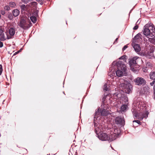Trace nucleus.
<instances>
[{"instance_id":"473e14b6","label":"nucleus","mask_w":155,"mask_h":155,"mask_svg":"<svg viewBox=\"0 0 155 155\" xmlns=\"http://www.w3.org/2000/svg\"><path fill=\"white\" fill-rule=\"evenodd\" d=\"M3 46V43L0 41V48H2Z\"/></svg>"},{"instance_id":"72a5a7b5","label":"nucleus","mask_w":155,"mask_h":155,"mask_svg":"<svg viewBox=\"0 0 155 155\" xmlns=\"http://www.w3.org/2000/svg\"><path fill=\"white\" fill-rule=\"evenodd\" d=\"M1 14L2 15H4L5 14V12L4 11L2 10L1 11Z\"/></svg>"},{"instance_id":"aec40b11","label":"nucleus","mask_w":155,"mask_h":155,"mask_svg":"<svg viewBox=\"0 0 155 155\" xmlns=\"http://www.w3.org/2000/svg\"><path fill=\"white\" fill-rule=\"evenodd\" d=\"M27 5L26 6L25 5H22L20 7L21 8V11L23 12L26 11L27 9Z\"/></svg>"},{"instance_id":"c03bdc74","label":"nucleus","mask_w":155,"mask_h":155,"mask_svg":"<svg viewBox=\"0 0 155 155\" xmlns=\"http://www.w3.org/2000/svg\"><path fill=\"white\" fill-rule=\"evenodd\" d=\"M153 43L154 45H155V43H154V42H153Z\"/></svg>"},{"instance_id":"ea45409f","label":"nucleus","mask_w":155,"mask_h":155,"mask_svg":"<svg viewBox=\"0 0 155 155\" xmlns=\"http://www.w3.org/2000/svg\"><path fill=\"white\" fill-rule=\"evenodd\" d=\"M110 147H111V148H112V147L111 146H110Z\"/></svg>"},{"instance_id":"4be33fe9","label":"nucleus","mask_w":155,"mask_h":155,"mask_svg":"<svg viewBox=\"0 0 155 155\" xmlns=\"http://www.w3.org/2000/svg\"><path fill=\"white\" fill-rule=\"evenodd\" d=\"M36 5V2H33L29 4V6L31 7H34Z\"/></svg>"},{"instance_id":"79ce46f5","label":"nucleus","mask_w":155,"mask_h":155,"mask_svg":"<svg viewBox=\"0 0 155 155\" xmlns=\"http://www.w3.org/2000/svg\"><path fill=\"white\" fill-rule=\"evenodd\" d=\"M110 147H111V148H112V147L111 146H110Z\"/></svg>"},{"instance_id":"0eeeda50","label":"nucleus","mask_w":155,"mask_h":155,"mask_svg":"<svg viewBox=\"0 0 155 155\" xmlns=\"http://www.w3.org/2000/svg\"><path fill=\"white\" fill-rule=\"evenodd\" d=\"M108 104H102L101 105V108L102 110H100L99 108L98 110L95 112V115L94 117V120L95 123L96 121L95 119H97L98 117L97 116L100 115L101 114V115L102 116H107L109 114L108 110H109L108 106L107 105Z\"/></svg>"},{"instance_id":"b1692460","label":"nucleus","mask_w":155,"mask_h":155,"mask_svg":"<svg viewBox=\"0 0 155 155\" xmlns=\"http://www.w3.org/2000/svg\"><path fill=\"white\" fill-rule=\"evenodd\" d=\"M15 4L14 2H10L9 3V5L11 7H14L15 6Z\"/></svg>"},{"instance_id":"1a4fd4ad","label":"nucleus","mask_w":155,"mask_h":155,"mask_svg":"<svg viewBox=\"0 0 155 155\" xmlns=\"http://www.w3.org/2000/svg\"><path fill=\"white\" fill-rule=\"evenodd\" d=\"M137 60H141L139 57L135 56L129 59V64L131 70L134 72L137 71L133 68L137 64L136 61Z\"/></svg>"},{"instance_id":"a211bd4d","label":"nucleus","mask_w":155,"mask_h":155,"mask_svg":"<svg viewBox=\"0 0 155 155\" xmlns=\"http://www.w3.org/2000/svg\"><path fill=\"white\" fill-rule=\"evenodd\" d=\"M150 78L152 80H155V72L152 71L150 72L149 75Z\"/></svg>"},{"instance_id":"9b49d317","label":"nucleus","mask_w":155,"mask_h":155,"mask_svg":"<svg viewBox=\"0 0 155 155\" xmlns=\"http://www.w3.org/2000/svg\"><path fill=\"white\" fill-rule=\"evenodd\" d=\"M115 122L116 124L119 126L124 125L125 124V121L123 118L120 117H116L115 119Z\"/></svg>"},{"instance_id":"39448f33","label":"nucleus","mask_w":155,"mask_h":155,"mask_svg":"<svg viewBox=\"0 0 155 155\" xmlns=\"http://www.w3.org/2000/svg\"><path fill=\"white\" fill-rule=\"evenodd\" d=\"M113 65H116L118 70L116 71V74L118 77L123 76L125 73L127 69L126 65L120 61H114L112 63Z\"/></svg>"},{"instance_id":"412c9836","label":"nucleus","mask_w":155,"mask_h":155,"mask_svg":"<svg viewBox=\"0 0 155 155\" xmlns=\"http://www.w3.org/2000/svg\"><path fill=\"white\" fill-rule=\"evenodd\" d=\"M30 19L31 21L34 23H35L37 21V19L36 17L32 16L30 17Z\"/></svg>"},{"instance_id":"6ab92c4d","label":"nucleus","mask_w":155,"mask_h":155,"mask_svg":"<svg viewBox=\"0 0 155 155\" xmlns=\"http://www.w3.org/2000/svg\"><path fill=\"white\" fill-rule=\"evenodd\" d=\"M19 14V11L17 9H15L13 10V15L15 16L16 17Z\"/></svg>"},{"instance_id":"c85d7f7f","label":"nucleus","mask_w":155,"mask_h":155,"mask_svg":"<svg viewBox=\"0 0 155 155\" xmlns=\"http://www.w3.org/2000/svg\"><path fill=\"white\" fill-rule=\"evenodd\" d=\"M138 26L137 25H136L133 28V29L134 30H137L138 29Z\"/></svg>"},{"instance_id":"6e6552de","label":"nucleus","mask_w":155,"mask_h":155,"mask_svg":"<svg viewBox=\"0 0 155 155\" xmlns=\"http://www.w3.org/2000/svg\"><path fill=\"white\" fill-rule=\"evenodd\" d=\"M110 135L111 140L116 139L120 133V131L119 128L115 126L110 129Z\"/></svg>"},{"instance_id":"7ed1b4c3","label":"nucleus","mask_w":155,"mask_h":155,"mask_svg":"<svg viewBox=\"0 0 155 155\" xmlns=\"http://www.w3.org/2000/svg\"><path fill=\"white\" fill-rule=\"evenodd\" d=\"M133 115L135 117H138L140 120H142L144 118L147 117L148 112L146 110L144 107L138 105V108L133 109Z\"/></svg>"},{"instance_id":"e433bc0d","label":"nucleus","mask_w":155,"mask_h":155,"mask_svg":"<svg viewBox=\"0 0 155 155\" xmlns=\"http://www.w3.org/2000/svg\"><path fill=\"white\" fill-rule=\"evenodd\" d=\"M19 51H17V52H15V53L14 54H18V53H19Z\"/></svg>"},{"instance_id":"bb28decb","label":"nucleus","mask_w":155,"mask_h":155,"mask_svg":"<svg viewBox=\"0 0 155 155\" xmlns=\"http://www.w3.org/2000/svg\"><path fill=\"white\" fill-rule=\"evenodd\" d=\"M2 66L1 64H0V75H1L2 73Z\"/></svg>"},{"instance_id":"f3484780","label":"nucleus","mask_w":155,"mask_h":155,"mask_svg":"<svg viewBox=\"0 0 155 155\" xmlns=\"http://www.w3.org/2000/svg\"><path fill=\"white\" fill-rule=\"evenodd\" d=\"M15 32V30L14 28H11L9 30V33L11 36H13L14 35Z\"/></svg>"},{"instance_id":"20e7f679","label":"nucleus","mask_w":155,"mask_h":155,"mask_svg":"<svg viewBox=\"0 0 155 155\" xmlns=\"http://www.w3.org/2000/svg\"><path fill=\"white\" fill-rule=\"evenodd\" d=\"M113 96L115 99H118L119 102L123 104L120 107V110L122 111H124L127 110V108L128 99L126 96L122 94L121 93H119L117 94H114Z\"/></svg>"},{"instance_id":"2eb2a0df","label":"nucleus","mask_w":155,"mask_h":155,"mask_svg":"<svg viewBox=\"0 0 155 155\" xmlns=\"http://www.w3.org/2000/svg\"><path fill=\"white\" fill-rule=\"evenodd\" d=\"M135 51L137 52H139L141 49L140 46L137 44H135L132 45Z\"/></svg>"},{"instance_id":"2f4dec72","label":"nucleus","mask_w":155,"mask_h":155,"mask_svg":"<svg viewBox=\"0 0 155 155\" xmlns=\"http://www.w3.org/2000/svg\"><path fill=\"white\" fill-rule=\"evenodd\" d=\"M125 57H126L125 56H122V57H120L119 58V59H124Z\"/></svg>"},{"instance_id":"a878e982","label":"nucleus","mask_w":155,"mask_h":155,"mask_svg":"<svg viewBox=\"0 0 155 155\" xmlns=\"http://www.w3.org/2000/svg\"><path fill=\"white\" fill-rule=\"evenodd\" d=\"M106 98L107 99H109V101H110V103L112 101V98H111L110 99V97L109 96V95L107 96L106 97Z\"/></svg>"},{"instance_id":"f8f14e48","label":"nucleus","mask_w":155,"mask_h":155,"mask_svg":"<svg viewBox=\"0 0 155 155\" xmlns=\"http://www.w3.org/2000/svg\"><path fill=\"white\" fill-rule=\"evenodd\" d=\"M154 50L153 48L150 47L149 49H148L147 51L144 54V55L148 58H150V57H153V53Z\"/></svg>"},{"instance_id":"7c9ffc66","label":"nucleus","mask_w":155,"mask_h":155,"mask_svg":"<svg viewBox=\"0 0 155 155\" xmlns=\"http://www.w3.org/2000/svg\"><path fill=\"white\" fill-rule=\"evenodd\" d=\"M155 81L153 80V82H151L150 83V85H151V86H152L153 85L154 83H155Z\"/></svg>"},{"instance_id":"dca6fc26","label":"nucleus","mask_w":155,"mask_h":155,"mask_svg":"<svg viewBox=\"0 0 155 155\" xmlns=\"http://www.w3.org/2000/svg\"><path fill=\"white\" fill-rule=\"evenodd\" d=\"M149 91V88L147 86H145L143 87L142 92L144 94H147Z\"/></svg>"},{"instance_id":"4c0bfd02","label":"nucleus","mask_w":155,"mask_h":155,"mask_svg":"<svg viewBox=\"0 0 155 155\" xmlns=\"http://www.w3.org/2000/svg\"><path fill=\"white\" fill-rule=\"evenodd\" d=\"M118 39V38H117L116 40H115V41L114 42V43L116 41H117V40Z\"/></svg>"},{"instance_id":"a19ab883","label":"nucleus","mask_w":155,"mask_h":155,"mask_svg":"<svg viewBox=\"0 0 155 155\" xmlns=\"http://www.w3.org/2000/svg\"><path fill=\"white\" fill-rule=\"evenodd\" d=\"M110 147H111V148H112V147L111 146H110Z\"/></svg>"},{"instance_id":"f03ea898","label":"nucleus","mask_w":155,"mask_h":155,"mask_svg":"<svg viewBox=\"0 0 155 155\" xmlns=\"http://www.w3.org/2000/svg\"><path fill=\"white\" fill-rule=\"evenodd\" d=\"M96 123L95 121L94 122V125L95 127L96 132L99 139L102 141L110 140L112 141L110 138V134L108 135L105 133H102L101 132L103 131V127L100 124H98L96 125Z\"/></svg>"},{"instance_id":"cd10ccee","label":"nucleus","mask_w":155,"mask_h":155,"mask_svg":"<svg viewBox=\"0 0 155 155\" xmlns=\"http://www.w3.org/2000/svg\"><path fill=\"white\" fill-rule=\"evenodd\" d=\"M133 123H134V122H136L138 124H141V122L138 120H134L133 121Z\"/></svg>"},{"instance_id":"423d86ee","label":"nucleus","mask_w":155,"mask_h":155,"mask_svg":"<svg viewBox=\"0 0 155 155\" xmlns=\"http://www.w3.org/2000/svg\"><path fill=\"white\" fill-rule=\"evenodd\" d=\"M118 84L120 87L122 88L126 93L129 94L131 91L132 89V86L128 81L121 79L120 80Z\"/></svg>"},{"instance_id":"c756f323","label":"nucleus","mask_w":155,"mask_h":155,"mask_svg":"<svg viewBox=\"0 0 155 155\" xmlns=\"http://www.w3.org/2000/svg\"><path fill=\"white\" fill-rule=\"evenodd\" d=\"M127 48V45H125L122 49L123 51L125 50Z\"/></svg>"},{"instance_id":"c9c22d12","label":"nucleus","mask_w":155,"mask_h":155,"mask_svg":"<svg viewBox=\"0 0 155 155\" xmlns=\"http://www.w3.org/2000/svg\"><path fill=\"white\" fill-rule=\"evenodd\" d=\"M36 0L37 1L39 2H41L43 1L44 0Z\"/></svg>"},{"instance_id":"4468645a","label":"nucleus","mask_w":155,"mask_h":155,"mask_svg":"<svg viewBox=\"0 0 155 155\" xmlns=\"http://www.w3.org/2000/svg\"><path fill=\"white\" fill-rule=\"evenodd\" d=\"M11 38L8 37H7L5 36L4 34L3 33V31L2 29L0 28V40L1 41H4L7 39H9Z\"/></svg>"},{"instance_id":"58836bf2","label":"nucleus","mask_w":155,"mask_h":155,"mask_svg":"<svg viewBox=\"0 0 155 155\" xmlns=\"http://www.w3.org/2000/svg\"><path fill=\"white\" fill-rule=\"evenodd\" d=\"M137 37V36H136L135 37V38H136Z\"/></svg>"},{"instance_id":"393cba45","label":"nucleus","mask_w":155,"mask_h":155,"mask_svg":"<svg viewBox=\"0 0 155 155\" xmlns=\"http://www.w3.org/2000/svg\"><path fill=\"white\" fill-rule=\"evenodd\" d=\"M4 9L6 11H8L10 9V8L8 5H5L4 7Z\"/></svg>"},{"instance_id":"f257e3e1","label":"nucleus","mask_w":155,"mask_h":155,"mask_svg":"<svg viewBox=\"0 0 155 155\" xmlns=\"http://www.w3.org/2000/svg\"><path fill=\"white\" fill-rule=\"evenodd\" d=\"M143 34L149 38L150 42L155 43V28L152 24H147L143 28Z\"/></svg>"},{"instance_id":"5701e85b","label":"nucleus","mask_w":155,"mask_h":155,"mask_svg":"<svg viewBox=\"0 0 155 155\" xmlns=\"http://www.w3.org/2000/svg\"><path fill=\"white\" fill-rule=\"evenodd\" d=\"M104 89L105 91H107L109 89V87L106 84H105L104 86Z\"/></svg>"},{"instance_id":"ddd939ff","label":"nucleus","mask_w":155,"mask_h":155,"mask_svg":"<svg viewBox=\"0 0 155 155\" xmlns=\"http://www.w3.org/2000/svg\"><path fill=\"white\" fill-rule=\"evenodd\" d=\"M136 84L137 85L144 84L146 83L145 80L143 78L138 77L134 80Z\"/></svg>"},{"instance_id":"9d476101","label":"nucleus","mask_w":155,"mask_h":155,"mask_svg":"<svg viewBox=\"0 0 155 155\" xmlns=\"http://www.w3.org/2000/svg\"><path fill=\"white\" fill-rule=\"evenodd\" d=\"M19 25L21 27L25 29H28L30 27L28 21L24 19H21V20Z\"/></svg>"},{"instance_id":"37998d69","label":"nucleus","mask_w":155,"mask_h":155,"mask_svg":"<svg viewBox=\"0 0 155 155\" xmlns=\"http://www.w3.org/2000/svg\"><path fill=\"white\" fill-rule=\"evenodd\" d=\"M110 147H111V148H112V147L111 146H110Z\"/></svg>"},{"instance_id":"f704fd0d","label":"nucleus","mask_w":155,"mask_h":155,"mask_svg":"<svg viewBox=\"0 0 155 155\" xmlns=\"http://www.w3.org/2000/svg\"><path fill=\"white\" fill-rule=\"evenodd\" d=\"M112 72H111V73L110 72L108 74L110 76V77H111V75H112L113 76V75L115 74L114 73L112 74Z\"/></svg>"}]
</instances>
